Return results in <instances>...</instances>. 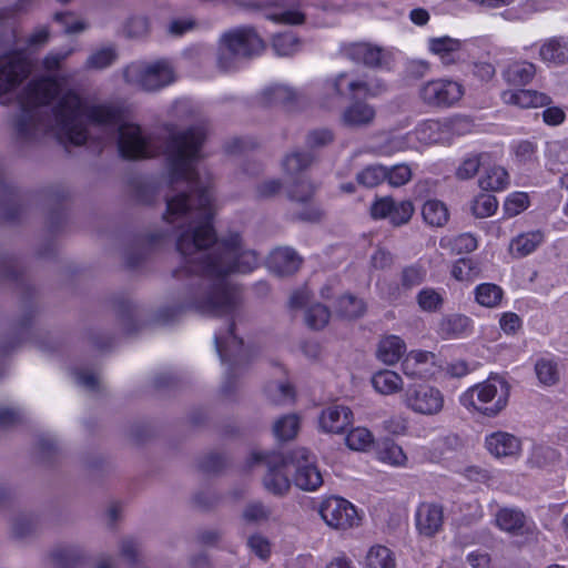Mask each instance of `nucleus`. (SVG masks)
<instances>
[{
    "instance_id": "f257e3e1",
    "label": "nucleus",
    "mask_w": 568,
    "mask_h": 568,
    "mask_svg": "<svg viewBox=\"0 0 568 568\" xmlns=\"http://www.w3.org/2000/svg\"><path fill=\"white\" fill-rule=\"evenodd\" d=\"M162 146V144H160ZM173 195L166 196L164 220L185 227L176 239L183 266L173 271L178 278L191 274L187 307L205 315L234 313L242 301L239 286L225 277L247 273L257 265L255 252L242 247L239 233L217 240L212 225L214 215L212 181L197 169L202 144H163Z\"/></svg>"
},
{
    "instance_id": "f03ea898",
    "label": "nucleus",
    "mask_w": 568,
    "mask_h": 568,
    "mask_svg": "<svg viewBox=\"0 0 568 568\" xmlns=\"http://www.w3.org/2000/svg\"><path fill=\"white\" fill-rule=\"evenodd\" d=\"M21 113L13 128L20 138L50 131L59 142H88L89 126L116 132V142H150L142 128L122 122L121 109L110 102H85L73 90L59 95V83L42 77L28 83L19 95Z\"/></svg>"
},
{
    "instance_id": "7ed1b4c3",
    "label": "nucleus",
    "mask_w": 568,
    "mask_h": 568,
    "mask_svg": "<svg viewBox=\"0 0 568 568\" xmlns=\"http://www.w3.org/2000/svg\"><path fill=\"white\" fill-rule=\"evenodd\" d=\"M265 49L263 39L253 27H239L224 32L219 41L216 63L222 71H231L242 60H250Z\"/></svg>"
},
{
    "instance_id": "20e7f679",
    "label": "nucleus",
    "mask_w": 568,
    "mask_h": 568,
    "mask_svg": "<svg viewBox=\"0 0 568 568\" xmlns=\"http://www.w3.org/2000/svg\"><path fill=\"white\" fill-rule=\"evenodd\" d=\"M169 116L178 121L194 119L185 130H180L175 123L164 122L162 130L168 142H204L213 138V128L210 121L197 116V111L185 100L174 101L168 110Z\"/></svg>"
},
{
    "instance_id": "39448f33",
    "label": "nucleus",
    "mask_w": 568,
    "mask_h": 568,
    "mask_svg": "<svg viewBox=\"0 0 568 568\" xmlns=\"http://www.w3.org/2000/svg\"><path fill=\"white\" fill-rule=\"evenodd\" d=\"M122 75L125 83L145 92H156L176 80L174 67L168 59L132 62L123 69Z\"/></svg>"
},
{
    "instance_id": "423d86ee",
    "label": "nucleus",
    "mask_w": 568,
    "mask_h": 568,
    "mask_svg": "<svg viewBox=\"0 0 568 568\" xmlns=\"http://www.w3.org/2000/svg\"><path fill=\"white\" fill-rule=\"evenodd\" d=\"M508 395V383L495 376L468 389L460 402L466 407L473 406L486 416L494 417L507 405Z\"/></svg>"
},
{
    "instance_id": "0eeeda50",
    "label": "nucleus",
    "mask_w": 568,
    "mask_h": 568,
    "mask_svg": "<svg viewBox=\"0 0 568 568\" xmlns=\"http://www.w3.org/2000/svg\"><path fill=\"white\" fill-rule=\"evenodd\" d=\"M234 321L229 325L225 335H215L214 342L222 363L227 364L226 381L223 385V393H232V379L240 375L250 363V354L243 347V339L235 333Z\"/></svg>"
},
{
    "instance_id": "6e6552de",
    "label": "nucleus",
    "mask_w": 568,
    "mask_h": 568,
    "mask_svg": "<svg viewBox=\"0 0 568 568\" xmlns=\"http://www.w3.org/2000/svg\"><path fill=\"white\" fill-rule=\"evenodd\" d=\"M253 459L257 463H264L267 468L263 478L265 489L276 496L287 494L291 488V481L286 474V468L290 466L288 453H255Z\"/></svg>"
},
{
    "instance_id": "1a4fd4ad",
    "label": "nucleus",
    "mask_w": 568,
    "mask_h": 568,
    "mask_svg": "<svg viewBox=\"0 0 568 568\" xmlns=\"http://www.w3.org/2000/svg\"><path fill=\"white\" fill-rule=\"evenodd\" d=\"M320 515L326 525L338 530H346L359 524L356 508L342 497L332 496L320 506Z\"/></svg>"
},
{
    "instance_id": "9d476101",
    "label": "nucleus",
    "mask_w": 568,
    "mask_h": 568,
    "mask_svg": "<svg viewBox=\"0 0 568 568\" xmlns=\"http://www.w3.org/2000/svg\"><path fill=\"white\" fill-rule=\"evenodd\" d=\"M464 95V87L454 80L437 79L424 83L419 97L430 106L448 108L457 103Z\"/></svg>"
},
{
    "instance_id": "9b49d317",
    "label": "nucleus",
    "mask_w": 568,
    "mask_h": 568,
    "mask_svg": "<svg viewBox=\"0 0 568 568\" xmlns=\"http://www.w3.org/2000/svg\"><path fill=\"white\" fill-rule=\"evenodd\" d=\"M287 453L290 465L296 468L295 485L302 490L312 491L317 489L323 484V477L315 465V457L304 447Z\"/></svg>"
},
{
    "instance_id": "f8f14e48",
    "label": "nucleus",
    "mask_w": 568,
    "mask_h": 568,
    "mask_svg": "<svg viewBox=\"0 0 568 568\" xmlns=\"http://www.w3.org/2000/svg\"><path fill=\"white\" fill-rule=\"evenodd\" d=\"M30 73V63L22 51L0 57V94L17 88Z\"/></svg>"
},
{
    "instance_id": "ddd939ff",
    "label": "nucleus",
    "mask_w": 568,
    "mask_h": 568,
    "mask_svg": "<svg viewBox=\"0 0 568 568\" xmlns=\"http://www.w3.org/2000/svg\"><path fill=\"white\" fill-rule=\"evenodd\" d=\"M405 403L416 413L435 415L443 409L444 397L435 387L417 385L406 389Z\"/></svg>"
},
{
    "instance_id": "4468645a",
    "label": "nucleus",
    "mask_w": 568,
    "mask_h": 568,
    "mask_svg": "<svg viewBox=\"0 0 568 568\" xmlns=\"http://www.w3.org/2000/svg\"><path fill=\"white\" fill-rule=\"evenodd\" d=\"M344 54L354 62L367 68H383L390 54L383 48L371 42H354L344 47Z\"/></svg>"
},
{
    "instance_id": "2eb2a0df",
    "label": "nucleus",
    "mask_w": 568,
    "mask_h": 568,
    "mask_svg": "<svg viewBox=\"0 0 568 568\" xmlns=\"http://www.w3.org/2000/svg\"><path fill=\"white\" fill-rule=\"evenodd\" d=\"M353 423V412L344 405H332L322 410L320 427L325 433L342 434Z\"/></svg>"
},
{
    "instance_id": "dca6fc26",
    "label": "nucleus",
    "mask_w": 568,
    "mask_h": 568,
    "mask_svg": "<svg viewBox=\"0 0 568 568\" xmlns=\"http://www.w3.org/2000/svg\"><path fill=\"white\" fill-rule=\"evenodd\" d=\"M486 448L496 457L516 456L521 450V440L507 432H495L486 437Z\"/></svg>"
},
{
    "instance_id": "f3484780",
    "label": "nucleus",
    "mask_w": 568,
    "mask_h": 568,
    "mask_svg": "<svg viewBox=\"0 0 568 568\" xmlns=\"http://www.w3.org/2000/svg\"><path fill=\"white\" fill-rule=\"evenodd\" d=\"M301 263V256L291 247L274 250L267 261L270 270L280 276L294 274L300 268Z\"/></svg>"
},
{
    "instance_id": "a211bd4d",
    "label": "nucleus",
    "mask_w": 568,
    "mask_h": 568,
    "mask_svg": "<svg viewBox=\"0 0 568 568\" xmlns=\"http://www.w3.org/2000/svg\"><path fill=\"white\" fill-rule=\"evenodd\" d=\"M443 508L434 504H422L416 513V526L420 534L432 537L443 525Z\"/></svg>"
},
{
    "instance_id": "6ab92c4d",
    "label": "nucleus",
    "mask_w": 568,
    "mask_h": 568,
    "mask_svg": "<svg viewBox=\"0 0 568 568\" xmlns=\"http://www.w3.org/2000/svg\"><path fill=\"white\" fill-rule=\"evenodd\" d=\"M501 98L505 103L523 109L541 108L551 103L550 97L535 90H506Z\"/></svg>"
},
{
    "instance_id": "aec40b11",
    "label": "nucleus",
    "mask_w": 568,
    "mask_h": 568,
    "mask_svg": "<svg viewBox=\"0 0 568 568\" xmlns=\"http://www.w3.org/2000/svg\"><path fill=\"white\" fill-rule=\"evenodd\" d=\"M507 83L515 87L528 84L536 75V67L528 61H515L503 72Z\"/></svg>"
},
{
    "instance_id": "412c9836",
    "label": "nucleus",
    "mask_w": 568,
    "mask_h": 568,
    "mask_svg": "<svg viewBox=\"0 0 568 568\" xmlns=\"http://www.w3.org/2000/svg\"><path fill=\"white\" fill-rule=\"evenodd\" d=\"M405 139L417 140L424 142L429 140L430 142H438L440 140H447L445 135V122L437 120H427L418 124L414 132L408 133Z\"/></svg>"
},
{
    "instance_id": "4be33fe9",
    "label": "nucleus",
    "mask_w": 568,
    "mask_h": 568,
    "mask_svg": "<svg viewBox=\"0 0 568 568\" xmlns=\"http://www.w3.org/2000/svg\"><path fill=\"white\" fill-rule=\"evenodd\" d=\"M406 351V345L398 336H387L383 338L377 348V358L386 365L397 363Z\"/></svg>"
},
{
    "instance_id": "5701e85b",
    "label": "nucleus",
    "mask_w": 568,
    "mask_h": 568,
    "mask_svg": "<svg viewBox=\"0 0 568 568\" xmlns=\"http://www.w3.org/2000/svg\"><path fill=\"white\" fill-rule=\"evenodd\" d=\"M374 118V108L362 101H355L343 113V122L348 126L367 125Z\"/></svg>"
},
{
    "instance_id": "b1692460",
    "label": "nucleus",
    "mask_w": 568,
    "mask_h": 568,
    "mask_svg": "<svg viewBox=\"0 0 568 568\" xmlns=\"http://www.w3.org/2000/svg\"><path fill=\"white\" fill-rule=\"evenodd\" d=\"M373 387L383 395L397 393L403 387L402 377L389 369H382L372 377Z\"/></svg>"
},
{
    "instance_id": "393cba45",
    "label": "nucleus",
    "mask_w": 568,
    "mask_h": 568,
    "mask_svg": "<svg viewBox=\"0 0 568 568\" xmlns=\"http://www.w3.org/2000/svg\"><path fill=\"white\" fill-rule=\"evenodd\" d=\"M544 241V234L539 231L518 235L510 243V251L516 257H524L532 253Z\"/></svg>"
},
{
    "instance_id": "a878e982",
    "label": "nucleus",
    "mask_w": 568,
    "mask_h": 568,
    "mask_svg": "<svg viewBox=\"0 0 568 568\" xmlns=\"http://www.w3.org/2000/svg\"><path fill=\"white\" fill-rule=\"evenodd\" d=\"M460 41L450 37L432 38L429 40V50L439 55L445 64L455 61L454 54L460 49Z\"/></svg>"
},
{
    "instance_id": "bb28decb",
    "label": "nucleus",
    "mask_w": 568,
    "mask_h": 568,
    "mask_svg": "<svg viewBox=\"0 0 568 568\" xmlns=\"http://www.w3.org/2000/svg\"><path fill=\"white\" fill-rule=\"evenodd\" d=\"M120 556L130 568H139L143 564V546L133 537H125L120 541Z\"/></svg>"
},
{
    "instance_id": "cd10ccee",
    "label": "nucleus",
    "mask_w": 568,
    "mask_h": 568,
    "mask_svg": "<svg viewBox=\"0 0 568 568\" xmlns=\"http://www.w3.org/2000/svg\"><path fill=\"white\" fill-rule=\"evenodd\" d=\"M540 57L545 61L564 64L568 62V43L560 39H550L540 48Z\"/></svg>"
},
{
    "instance_id": "c85d7f7f",
    "label": "nucleus",
    "mask_w": 568,
    "mask_h": 568,
    "mask_svg": "<svg viewBox=\"0 0 568 568\" xmlns=\"http://www.w3.org/2000/svg\"><path fill=\"white\" fill-rule=\"evenodd\" d=\"M302 40L293 32H283L273 37L272 48L280 57H291L300 51Z\"/></svg>"
},
{
    "instance_id": "c756f323",
    "label": "nucleus",
    "mask_w": 568,
    "mask_h": 568,
    "mask_svg": "<svg viewBox=\"0 0 568 568\" xmlns=\"http://www.w3.org/2000/svg\"><path fill=\"white\" fill-rule=\"evenodd\" d=\"M114 151L123 160L133 161L155 156L158 144H113Z\"/></svg>"
},
{
    "instance_id": "7c9ffc66",
    "label": "nucleus",
    "mask_w": 568,
    "mask_h": 568,
    "mask_svg": "<svg viewBox=\"0 0 568 568\" xmlns=\"http://www.w3.org/2000/svg\"><path fill=\"white\" fill-rule=\"evenodd\" d=\"M424 221L432 226H444L449 217L446 205L438 200L427 201L422 211Z\"/></svg>"
},
{
    "instance_id": "2f4dec72",
    "label": "nucleus",
    "mask_w": 568,
    "mask_h": 568,
    "mask_svg": "<svg viewBox=\"0 0 568 568\" xmlns=\"http://www.w3.org/2000/svg\"><path fill=\"white\" fill-rule=\"evenodd\" d=\"M366 305L363 300L354 295L347 294L338 298L336 313L347 320L358 318L364 315Z\"/></svg>"
},
{
    "instance_id": "473e14b6",
    "label": "nucleus",
    "mask_w": 568,
    "mask_h": 568,
    "mask_svg": "<svg viewBox=\"0 0 568 568\" xmlns=\"http://www.w3.org/2000/svg\"><path fill=\"white\" fill-rule=\"evenodd\" d=\"M314 158L311 151H294L283 159L282 166L287 174H297L306 170L314 161Z\"/></svg>"
},
{
    "instance_id": "72a5a7b5",
    "label": "nucleus",
    "mask_w": 568,
    "mask_h": 568,
    "mask_svg": "<svg viewBox=\"0 0 568 568\" xmlns=\"http://www.w3.org/2000/svg\"><path fill=\"white\" fill-rule=\"evenodd\" d=\"M265 393L268 399L276 405L291 403L295 398V389L287 382H270L265 386Z\"/></svg>"
},
{
    "instance_id": "f704fd0d",
    "label": "nucleus",
    "mask_w": 568,
    "mask_h": 568,
    "mask_svg": "<svg viewBox=\"0 0 568 568\" xmlns=\"http://www.w3.org/2000/svg\"><path fill=\"white\" fill-rule=\"evenodd\" d=\"M496 524L505 531L517 534L525 525V515L515 509L504 508L497 513Z\"/></svg>"
},
{
    "instance_id": "c9c22d12",
    "label": "nucleus",
    "mask_w": 568,
    "mask_h": 568,
    "mask_svg": "<svg viewBox=\"0 0 568 568\" xmlns=\"http://www.w3.org/2000/svg\"><path fill=\"white\" fill-rule=\"evenodd\" d=\"M508 173L501 166L489 169L486 174L480 178L479 186L485 191H501L508 185Z\"/></svg>"
},
{
    "instance_id": "e433bc0d",
    "label": "nucleus",
    "mask_w": 568,
    "mask_h": 568,
    "mask_svg": "<svg viewBox=\"0 0 568 568\" xmlns=\"http://www.w3.org/2000/svg\"><path fill=\"white\" fill-rule=\"evenodd\" d=\"M296 98V92L285 85H272L265 88L261 93V101L265 105L273 103H290Z\"/></svg>"
},
{
    "instance_id": "4c0bfd02",
    "label": "nucleus",
    "mask_w": 568,
    "mask_h": 568,
    "mask_svg": "<svg viewBox=\"0 0 568 568\" xmlns=\"http://www.w3.org/2000/svg\"><path fill=\"white\" fill-rule=\"evenodd\" d=\"M470 324V320L462 314H453L442 320L439 324L440 333L449 338L463 334Z\"/></svg>"
},
{
    "instance_id": "58836bf2",
    "label": "nucleus",
    "mask_w": 568,
    "mask_h": 568,
    "mask_svg": "<svg viewBox=\"0 0 568 568\" xmlns=\"http://www.w3.org/2000/svg\"><path fill=\"white\" fill-rule=\"evenodd\" d=\"M162 236V233L152 234L149 236L146 244L130 248L125 254L126 265L130 268L138 267L146 258L151 246L155 245Z\"/></svg>"
},
{
    "instance_id": "ea45409f",
    "label": "nucleus",
    "mask_w": 568,
    "mask_h": 568,
    "mask_svg": "<svg viewBox=\"0 0 568 568\" xmlns=\"http://www.w3.org/2000/svg\"><path fill=\"white\" fill-rule=\"evenodd\" d=\"M300 428V420L296 415H285L277 419L273 426V433L280 440L293 439Z\"/></svg>"
},
{
    "instance_id": "a19ab883",
    "label": "nucleus",
    "mask_w": 568,
    "mask_h": 568,
    "mask_svg": "<svg viewBox=\"0 0 568 568\" xmlns=\"http://www.w3.org/2000/svg\"><path fill=\"white\" fill-rule=\"evenodd\" d=\"M118 58V52L113 47L101 48L90 54L85 61L87 69L102 70L111 64Z\"/></svg>"
},
{
    "instance_id": "79ce46f5",
    "label": "nucleus",
    "mask_w": 568,
    "mask_h": 568,
    "mask_svg": "<svg viewBox=\"0 0 568 568\" xmlns=\"http://www.w3.org/2000/svg\"><path fill=\"white\" fill-rule=\"evenodd\" d=\"M538 381L546 386H554L559 382L557 364L550 359L541 358L535 364Z\"/></svg>"
},
{
    "instance_id": "37998d69",
    "label": "nucleus",
    "mask_w": 568,
    "mask_h": 568,
    "mask_svg": "<svg viewBox=\"0 0 568 568\" xmlns=\"http://www.w3.org/2000/svg\"><path fill=\"white\" fill-rule=\"evenodd\" d=\"M503 298V290L491 283H484L476 288V301L486 307H494L500 303Z\"/></svg>"
},
{
    "instance_id": "c03bdc74",
    "label": "nucleus",
    "mask_w": 568,
    "mask_h": 568,
    "mask_svg": "<svg viewBox=\"0 0 568 568\" xmlns=\"http://www.w3.org/2000/svg\"><path fill=\"white\" fill-rule=\"evenodd\" d=\"M368 568H393L395 565L392 551L385 546L372 547L366 557Z\"/></svg>"
},
{
    "instance_id": "a18cd8bd",
    "label": "nucleus",
    "mask_w": 568,
    "mask_h": 568,
    "mask_svg": "<svg viewBox=\"0 0 568 568\" xmlns=\"http://www.w3.org/2000/svg\"><path fill=\"white\" fill-rule=\"evenodd\" d=\"M445 135L448 139L462 138L474 129L473 120L468 116H455L445 120Z\"/></svg>"
},
{
    "instance_id": "49530a36",
    "label": "nucleus",
    "mask_w": 568,
    "mask_h": 568,
    "mask_svg": "<svg viewBox=\"0 0 568 568\" xmlns=\"http://www.w3.org/2000/svg\"><path fill=\"white\" fill-rule=\"evenodd\" d=\"M347 88L354 95L376 97L385 91L386 85L381 80H351L347 82Z\"/></svg>"
},
{
    "instance_id": "de8ad7c7",
    "label": "nucleus",
    "mask_w": 568,
    "mask_h": 568,
    "mask_svg": "<svg viewBox=\"0 0 568 568\" xmlns=\"http://www.w3.org/2000/svg\"><path fill=\"white\" fill-rule=\"evenodd\" d=\"M346 445L352 450H366L373 445L372 433L364 427L352 429L345 437Z\"/></svg>"
},
{
    "instance_id": "09e8293b",
    "label": "nucleus",
    "mask_w": 568,
    "mask_h": 568,
    "mask_svg": "<svg viewBox=\"0 0 568 568\" xmlns=\"http://www.w3.org/2000/svg\"><path fill=\"white\" fill-rule=\"evenodd\" d=\"M315 194V186L306 180H298L287 190V197L296 203H310Z\"/></svg>"
},
{
    "instance_id": "8fccbe9b",
    "label": "nucleus",
    "mask_w": 568,
    "mask_h": 568,
    "mask_svg": "<svg viewBox=\"0 0 568 568\" xmlns=\"http://www.w3.org/2000/svg\"><path fill=\"white\" fill-rule=\"evenodd\" d=\"M386 179V166L369 165L356 175L358 184L365 187H374Z\"/></svg>"
},
{
    "instance_id": "3c124183",
    "label": "nucleus",
    "mask_w": 568,
    "mask_h": 568,
    "mask_svg": "<svg viewBox=\"0 0 568 568\" xmlns=\"http://www.w3.org/2000/svg\"><path fill=\"white\" fill-rule=\"evenodd\" d=\"M331 317L329 310L323 304L312 305L305 313V322L313 329L324 328Z\"/></svg>"
},
{
    "instance_id": "603ef678",
    "label": "nucleus",
    "mask_w": 568,
    "mask_h": 568,
    "mask_svg": "<svg viewBox=\"0 0 568 568\" xmlns=\"http://www.w3.org/2000/svg\"><path fill=\"white\" fill-rule=\"evenodd\" d=\"M38 517L31 514L19 515L12 523V534L17 538H26L37 530Z\"/></svg>"
},
{
    "instance_id": "864d4df0",
    "label": "nucleus",
    "mask_w": 568,
    "mask_h": 568,
    "mask_svg": "<svg viewBox=\"0 0 568 568\" xmlns=\"http://www.w3.org/2000/svg\"><path fill=\"white\" fill-rule=\"evenodd\" d=\"M497 206L498 202L494 195L480 194L474 200L471 211L476 217L484 219L493 215Z\"/></svg>"
},
{
    "instance_id": "5fc2aeb1",
    "label": "nucleus",
    "mask_w": 568,
    "mask_h": 568,
    "mask_svg": "<svg viewBox=\"0 0 568 568\" xmlns=\"http://www.w3.org/2000/svg\"><path fill=\"white\" fill-rule=\"evenodd\" d=\"M426 276V272L420 266H407L403 268L400 273V285L403 287V291L409 292L416 286H419Z\"/></svg>"
},
{
    "instance_id": "6e6d98bb",
    "label": "nucleus",
    "mask_w": 568,
    "mask_h": 568,
    "mask_svg": "<svg viewBox=\"0 0 568 568\" xmlns=\"http://www.w3.org/2000/svg\"><path fill=\"white\" fill-rule=\"evenodd\" d=\"M150 32V22L146 17H132L124 26V33L128 38H144Z\"/></svg>"
},
{
    "instance_id": "4d7b16f0",
    "label": "nucleus",
    "mask_w": 568,
    "mask_h": 568,
    "mask_svg": "<svg viewBox=\"0 0 568 568\" xmlns=\"http://www.w3.org/2000/svg\"><path fill=\"white\" fill-rule=\"evenodd\" d=\"M479 273L477 264L471 258H460L453 266L452 274L458 281H470Z\"/></svg>"
},
{
    "instance_id": "13d9d810",
    "label": "nucleus",
    "mask_w": 568,
    "mask_h": 568,
    "mask_svg": "<svg viewBox=\"0 0 568 568\" xmlns=\"http://www.w3.org/2000/svg\"><path fill=\"white\" fill-rule=\"evenodd\" d=\"M414 213V205L410 201H402L398 204L394 202V210L389 215V221L395 226L408 223Z\"/></svg>"
},
{
    "instance_id": "bf43d9fd",
    "label": "nucleus",
    "mask_w": 568,
    "mask_h": 568,
    "mask_svg": "<svg viewBox=\"0 0 568 568\" xmlns=\"http://www.w3.org/2000/svg\"><path fill=\"white\" fill-rule=\"evenodd\" d=\"M486 154H479L466 159L456 171V176L459 180H468L476 175L480 165L485 163Z\"/></svg>"
},
{
    "instance_id": "052dcab7",
    "label": "nucleus",
    "mask_w": 568,
    "mask_h": 568,
    "mask_svg": "<svg viewBox=\"0 0 568 568\" xmlns=\"http://www.w3.org/2000/svg\"><path fill=\"white\" fill-rule=\"evenodd\" d=\"M417 303L423 311L434 312L442 306L443 298L435 290L424 288L417 295Z\"/></svg>"
},
{
    "instance_id": "680f3d73",
    "label": "nucleus",
    "mask_w": 568,
    "mask_h": 568,
    "mask_svg": "<svg viewBox=\"0 0 568 568\" xmlns=\"http://www.w3.org/2000/svg\"><path fill=\"white\" fill-rule=\"evenodd\" d=\"M412 178V171L408 165L397 164L386 168V179L392 186L398 187L406 184Z\"/></svg>"
},
{
    "instance_id": "e2e57ef3",
    "label": "nucleus",
    "mask_w": 568,
    "mask_h": 568,
    "mask_svg": "<svg viewBox=\"0 0 568 568\" xmlns=\"http://www.w3.org/2000/svg\"><path fill=\"white\" fill-rule=\"evenodd\" d=\"M266 19L278 24L301 26L305 22L306 16L298 10H286L281 13H271Z\"/></svg>"
},
{
    "instance_id": "0e129e2a",
    "label": "nucleus",
    "mask_w": 568,
    "mask_h": 568,
    "mask_svg": "<svg viewBox=\"0 0 568 568\" xmlns=\"http://www.w3.org/2000/svg\"><path fill=\"white\" fill-rule=\"evenodd\" d=\"M247 547L262 560L268 559L271 555V542L261 534L250 536L247 539Z\"/></svg>"
},
{
    "instance_id": "69168bd1",
    "label": "nucleus",
    "mask_w": 568,
    "mask_h": 568,
    "mask_svg": "<svg viewBox=\"0 0 568 568\" xmlns=\"http://www.w3.org/2000/svg\"><path fill=\"white\" fill-rule=\"evenodd\" d=\"M528 204L529 197L527 193L516 192L506 200L504 209L509 216H515L526 210Z\"/></svg>"
},
{
    "instance_id": "338daca9",
    "label": "nucleus",
    "mask_w": 568,
    "mask_h": 568,
    "mask_svg": "<svg viewBox=\"0 0 568 568\" xmlns=\"http://www.w3.org/2000/svg\"><path fill=\"white\" fill-rule=\"evenodd\" d=\"M52 558L61 568H72L80 559V555L72 548H60L53 551Z\"/></svg>"
},
{
    "instance_id": "774afa93",
    "label": "nucleus",
    "mask_w": 568,
    "mask_h": 568,
    "mask_svg": "<svg viewBox=\"0 0 568 568\" xmlns=\"http://www.w3.org/2000/svg\"><path fill=\"white\" fill-rule=\"evenodd\" d=\"M226 465V459L223 455L211 453L200 460V468L205 473H217Z\"/></svg>"
}]
</instances>
